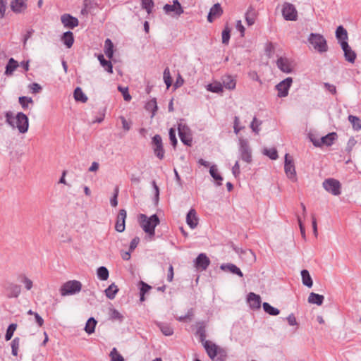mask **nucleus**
Wrapping results in <instances>:
<instances>
[{
    "instance_id": "f257e3e1",
    "label": "nucleus",
    "mask_w": 361,
    "mask_h": 361,
    "mask_svg": "<svg viewBox=\"0 0 361 361\" xmlns=\"http://www.w3.org/2000/svg\"><path fill=\"white\" fill-rule=\"evenodd\" d=\"M6 121L13 128H17L20 133H25L28 130L29 123L27 116L23 113H18L13 117L11 112L6 114Z\"/></svg>"
},
{
    "instance_id": "f03ea898",
    "label": "nucleus",
    "mask_w": 361,
    "mask_h": 361,
    "mask_svg": "<svg viewBox=\"0 0 361 361\" xmlns=\"http://www.w3.org/2000/svg\"><path fill=\"white\" fill-rule=\"evenodd\" d=\"M140 224L144 231L147 233L150 238H152L155 233V227L159 224V219L156 214L147 217L145 214H140L139 216Z\"/></svg>"
},
{
    "instance_id": "7ed1b4c3",
    "label": "nucleus",
    "mask_w": 361,
    "mask_h": 361,
    "mask_svg": "<svg viewBox=\"0 0 361 361\" xmlns=\"http://www.w3.org/2000/svg\"><path fill=\"white\" fill-rule=\"evenodd\" d=\"M201 342L204 346L208 356L214 360L215 357L218 356V360L224 361L226 357L224 350L216 345L215 343L210 341L204 340L202 336Z\"/></svg>"
},
{
    "instance_id": "20e7f679",
    "label": "nucleus",
    "mask_w": 361,
    "mask_h": 361,
    "mask_svg": "<svg viewBox=\"0 0 361 361\" xmlns=\"http://www.w3.org/2000/svg\"><path fill=\"white\" fill-rule=\"evenodd\" d=\"M307 41L312 48L319 54L326 53L328 51L327 42L321 34L311 33Z\"/></svg>"
},
{
    "instance_id": "39448f33",
    "label": "nucleus",
    "mask_w": 361,
    "mask_h": 361,
    "mask_svg": "<svg viewBox=\"0 0 361 361\" xmlns=\"http://www.w3.org/2000/svg\"><path fill=\"white\" fill-rule=\"evenodd\" d=\"M284 172L286 177L293 183L298 181V176L295 169V160L293 156L286 154L284 160Z\"/></svg>"
},
{
    "instance_id": "423d86ee",
    "label": "nucleus",
    "mask_w": 361,
    "mask_h": 361,
    "mask_svg": "<svg viewBox=\"0 0 361 361\" xmlns=\"http://www.w3.org/2000/svg\"><path fill=\"white\" fill-rule=\"evenodd\" d=\"M82 284L76 280L68 281L63 283L61 288L60 293L62 296L73 295L81 290Z\"/></svg>"
},
{
    "instance_id": "0eeeda50",
    "label": "nucleus",
    "mask_w": 361,
    "mask_h": 361,
    "mask_svg": "<svg viewBox=\"0 0 361 361\" xmlns=\"http://www.w3.org/2000/svg\"><path fill=\"white\" fill-rule=\"evenodd\" d=\"M281 13L286 20L295 21L298 20V13L295 6L288 2H284L281 6Z\"/></svg>"
},
{
    "instance_id": "6e6552de",
    "label": "nucleus",
    "mask_w": 361,
    "mask_h": 361,
    "mask_svg": "<svg viewBox=\"0 0 361 361\" xmlns=\"http://www.w3.org/2000/svg\"><path fill=\"white\" fill-rule=\"evenodd\" d=\"M322 185L324 188L329 193L334 195H339L341 194V185L340 182L334 178L326 179Z\"/></svg>"
},
{
    "instance_id": "1a4fd4ad",
    "label": "nucleus",
    "mask_w": 361,
    "mask_h": 361,
    "mask_svg": "<svg viewBox=\"0 0 361 361\" xmlns=\"http://www.w3.org/2000/svg\"><path fill=\"white\" fill-rule=\"evenodd\" d=\"M163 9L166 13L173 14L177 16H180L184 12L183 7L178 0H174L172 5L166 4Z\"/></svg>"
},
{
    "instance_id": "9d476101",
    "label": "nucleus",
    "mask_w": 361,
    "mask_h": 361,
    "mask_svg": "<svg viewBox=\"0 0 361 361\" xmlns=\"http://www.w3.org/2000/svg\"><path fill=\"white\" fill-rule=\"evenodd\" d=\"M292 82V78L288 77L276 86V88L278 90V96L279 97H284L288 95V90L290 87Z\"/></svg>"
},
{
    "instance_id": "9b49d317",
    "label": "nucleus",
    "mask_w": 361,
    "mask_h": 361,
    "mask_svg": "<svg viewBox=\"0 0 361 361\" xmlns=\"http://www.w3.org/2000/svg\"><path fill=\"white\" fill-rule=\"evenodd\" d=\"M341 46L344 52L345 59L349 63H354L357 58L355 51L349 46L348 42H341Z\"/></svg>"
},
{
    "instance_id": "f8f14e48",
    "label": "nucleus",
    "mask_w": 361,
    "mask_h": 361,
    "mask_svg": "<svg viewBox=\"0 0 361 361\" xmlns=\"http://www.w3.org/2000/svg\"><path fill=\"white\" fill-rule=\"evenodd\" d=\"M178 133L180 140L186 145L192 144V134L190 130L185 126H178Z\"/></svg>"
},
{
    "instance_id": "ddd939ff",
    "label": "nucleus",
    "mask_w": 361,
    "mask_h": 361,
    "mask_svg": "<svg viewBox=\"0 0 361 361\" xmlns=\"http://www.w3.org/2000/svg\"><path fill=\"white\" fill-rule=\"evenodd\" d=\"M152 142L154 144V152L156 156L162 159L164 157V150L162 145V140L160 135H156L152 138Z\"/></svg>"
},
{
    "instance_id": "4468645a",
    "label": "nucleus",
    "mask_w": 361,
    "mask_h": 361,
    "mask_svg": "<svg viewBox=\"0 0 361 361\" xmlns=\"http://www.w3.org/2000/svg\"><path fill=\"white\" fill-rule=\"evenodd\" d=\"M240 152L241 159L247 163H250L252 160V155L247 142L241 139L240 140Z\"/></svg>"
},
{
    "instance_id": "2eb2a0df",
    "label": "nucleus",
    "mask_w": 361,
    "mask_h": 361,
    "mask_svg": "<svg viewBox=\"0 0 361 361\" xmlns=\"http://www.w3.org/2000/svg\"><path fill=\"white\" fill-rule=\"evenodd\" d=\"M27 0H12L11 1V9L15 13H23L27 9Z\"/></svg>"
},
{
    "instance_id": "dca6fc26",
    "label": "nucleus",
    "mask_w": 361,
    "mask_h": 361,
    "mask_svg": "<svg viewBox=\"0 0 361 361\" xmlns=\"http://www.w3.org/2000/svg\"><path fill=\"white\" fill-rule=\"evenodd\" d=\"M210 260L204 253L200 254L195 261V267L198 270H205L209 265Z\"/></svg>"
},
{
    "instance_id": "f3484780",
    "label": "nucleus",
    "mask_w": 361,
    "mask_h": 361,
    "mask_svg": "<svg viewBox=\"0 0 361 361\" xmlns=\"http://www.w3.org/2000/svg\"><path fill=\"white\" fill-rule=\"evenodd\" d=\"M336 138V133H331L324 137H322L320 140H312L313 144L316 147H321L322 145L331 146Z\"/></svg>"
},
{
    "instance_id": "a211bd4d",
    "label": "nucleus",
    "mask_w": 361,
    "mask_h": 361,
    "mask_svg": "<svg viewBox=\"0 0 361 361\" xmlns=\"http://www.w3.org/2000/svg\"><path fill=\"white\" fill-rule=\"evenodd\" d=\"M127 216V213L125 209H121L117 216L115 229L118 232H123L125 230V221Z\"/></svg>"
},
{
    "instance_id": "6ab92c4d",
    "label": "nucleus",
    "mask_w": 361,
    "mask_h": 361,
    "mask_svg": "<svg viewBox=\"0 0 361 361\" xmlns=\"http://www.w3.org/2000/svg\"><path fill=\"white\" fill-rule=\"evenodd\" d=\"M276 63L279 68L286 73H290L293 68L292 62L287 58L280 57L278 59Z\"/></svg>"
},
{
    "instance_id": "aec40b11",
    "label": "nucleus",
    "mask_w": 361,
    "mask_h": 361,
    "mask_svg": "<svg viewBox=\"0 0 361 361\" xmlns=\"http://www.w3.org/2000/svg\"><path fill=\"white\" fill-rule=\"evenodd\" d=\"M61 20L66 27L74 28L78 25V20L70 14L62 15Z\"/></svg>"
},
{
    "instance_id": "412c9836",
    "label": "nucleus",
    "mask_w": 361,
    "mask_h": 361,
    "mask_svg": "<svg viewBox=\"0 0 361 361\" xmlns=\"http://www.w3.org/2000/svg\"><path fill=\"white\" fill-rule=\"evenodd\" d=\"M223 13L222 8L219 4H214L210 9L207 20L212 23L215 18H219Z\"/></svg>"
},
{
    "instance_id": "4be33fe9",
    "label": "nucleus",
    "mask_w": 361,
    "mask_h": 361,
    "mask_svg": "<svg viewBox=\"0 0 361 361\" xmlns=\"http://www.w3.org/2000/svg\"><path fill=\"white\" fill-rule=\"evenodd\" d=\"M186 222L192 229L197 226L198 218L195 209H190L189 211L186 216Z\"/></svg>"
},
{
    "instance_id": "5701e85b",
    "label": "nucleus",
    "mask_w": 361,
    "mask_h": 361,
    "mask_svg": "<svg viewBox=\"0 0 361 361\" xmlns=\"http://www.w3.org/2000/svg\"><path fill=\"white\" fill-rule=\"evenodd\" d=\"M247 301L252 309H258L261 305V298L259 295L250 293L247 297Z\"/></svg>"
},
{
    "instance_id": "b1692460",
    "label": "nucleus",
    "mask_w": 361,
    "mask_h": 361,
    "mask_svg": "<svg viewBox=\"0 0 361 361\" xmlns=\"http://www.w3.org/2000/svg\"><path fill=\"white\" fill-rule=\"evenodd\" d=\"M221 269L225 271H230L240 277L243 276L240 269L233 264H226L221 266Z\"/></svg>"
},
{
    "instance_id": "393cba45",
    "label": "nucleus",
    "mask_w": 361,
    "mask_h": 361,
    "mask_svg": "<svg viewBox=\"0 0 361 361\" xmlns=\"http://www.w3.org/2000/svg\"><path fill=\"white\" fill-rule=\"evenodd\" d=\"M18 67V63L14 59L11 58L6 66L5 74L11 75L13 71Z\"/></svg>"
},
{
    "instance_id": "a878e982",
    "label": "nucleus",
    "mask_w": 361,
    "mask_h": 361,
    "mask_svg": "<svg viewBox=\"0 0 361 361\" xmlns=\"http://www.w3.org/2000/svg\"><path fill=\"white\" fill-rule=\"evenodd\" d=\"M336 37L340 43L347 42L348 37L347 30L342 25L338 26L336 31Z\"/></svg>"
},
{
    "instance_id": "bb28decb",
    "label": "nucleus",
    "mask_w": 361,
    "mask_h": 361,
    "mask_svg": "<svg viewBox=\"0 0 361 361\" xmlns=\"http://www.w3.org/2000/svg\"><path fill=\"white\" fill-rule=\"evenodd\" d=\"M223 85L228 90H234L236 86V80L231 75H226L223 78Z\"/></svg>"
},
{
    "instance_id": "cd10ccee",
    "label": "nucleus",
    "mask_w": 361,
    "mask_h": 361,
    "mask_svg": "<svg viewBox=\"0 0 361 361\" xmlns=\"http://www.w3.org/2000/svg\"><path fill=\"white\" fill-rule=\"evenodd\" d=\"M324 297L322 295L311 293L308 297V302L311 304L321 305L323 303Z\"/></svg>"
},
{
    "instance_id": "c85d7f7f",
    "label": "nucleus",
    "mask_w": 361,
    "mask_h": 361,
    "mask_svg": "<svg viewBox=\"0 0 361 361\" xmlns=\"http://www.w3.org/2000/svg\"><path fill=\"white\" fill-rule=\"evenodd\" d=\"M62 41L64 44L68 47L71 48L74 42V37L73 32L68 31L66 32L62 37Z\"/></svg>"
},
{
    "instance_id": "c756f323",
    "label": "nucleus",
    "mask_w": 361,
    "mask_h": 361,
    "mask_svg": "<svg viewBox=\"0 0 361 361\" xmlns=\"http://www.w3.org/2000/svg\"><path fill=\"white\" fill-rule=\"evenodd\" d=\"M301 276H302V283L309 287L311 288L313 285L312 279L311 278V276L309 273V271L306 269H304L301 271Z\"/></svg>"
},
{
    "instance_id": "7c9ffc66",
    "label": "nucleus",
    "mask_w": 361,
    "mask_h": 361,
    "mask_svg": "<svg viewBox=\"0 0 361 361\" xmlns=\"http://www.w3.org/2000/svg\"><path fill=\"white\" fill-rule=\"evenodd\" d=\"M118 292V288L117 286L112 283L105 290V295L109 299L113 300Z\"/></svg>"
},
{
    "instance_id": "2f4dec72",
    "label": "nucleus",
    "mask_w": 361,
    "mask_h": 361,
    "mask_svg": "<svg viewBox=\"0 0 361 361\" xmlns=\"http://www.w3.org/2000/svg\"><path fill=\"white\" fill-rule=\"evenodd\" d=\"M209 173L212 177L217 182V185H221L223 178L218 172V169L215 165L210 167Z\"/></svg>"
},
{
    "instance_id": "473e14b6",
    "label": "nucleus",
    "mask_w": 361,
    "mask_h": 361,
    "mask_svg": "<svg viewBox=\"0 0 361 361\" xmlns=\"http://www.w3.org/2000/svg\"><path fill=\"white\" fill-rule=\"evenodd\" d=\"M104 47L105 54L108 58L111 59L114 54V44L111 39H106L105 40Z\"/></svg>"
},
{
    "instance_id": "72a5a7b5",
    "label": "nucleus",
    "mask_w": 361,
    "mask_h": 361,
    "mask_svg": "<svg viewBox=\"0 0 361 361\" xmlns=\"http://www.w3.org/2000/svg\"><path fill=\"white\" fill-rule=\"evenodd\" d=\"M74 99L78 102L85 103L87 101V96L84 94L80 87L75 88L74 91Z\"/></svg>"
},
{
    "instance_id": "f704fd0d",
    "label": "nucleus",
    "mask_w": 361,
    "mask_h": 361,
    "mask_svg": "<svg viewBox=\"0 0 361 361\" xmlns=\"http://www.w3.org/2000/svg\"><path fill=\"white\" fill-rule=\"evenodd\" d=\"M98 60L107 72L109 73H113V68L111 61H106L102 54L98 56Z\"/></svg>"
},
{
    "instance_id": "c9c22d12",
    "label": "nucleus",
    "mask_w": 361,
    "mask_h": 361,
    "mask_svg": "<svg viewBox=\"0 0 361 361\" xmlns=\"http://www.w3.org/2000/svg\"><path fill=\"white\" fill-rule=\"evenodd\" d=\"M207 90L212 92L220 93L223 92V86L221 82H215L212 84H209L207 87Z\"/></svg>"
},
{
    "instance_id": "e433bc0d",
    "label": "nucleus",
    "mask_w": 361,
    "mask_h": 361,
    "mask_svg": "<svg viewBox=\"0 0 361 361\" xmlns=\"http://www.w3.org/2000/svg\"><path fill=\"white\" fill-rule=\"evenodd\" d=\"M348 121L351 123L355 130H361V120L360 118L355 116L350 115L348 116Z\"/></svg>"
},
{
    "instance_id": "4c0bfd02",
    "label": "nucleus",
    "mask_w": 361,
    "mask_h": 361,
    "mask_svg": "<svg viewBox=\"0 0 361 361\" xmlns=\"http://www.w3.org/2000/svg\"><path fill=\"white\" fill-rule=\"evenodd\" d=\"M96 324L97 321L92 317L90 318L86 323L85 331L89 334H92L94 331Z\"/></svg>"
},
{
    "instance_id": "58836bf2",
    "label": "nucleus",
    "mask_w": 361,
    "mask_h": 361,
    "mask_svg": "<svg viewBox=\"0 0 361 361\" xmlns=\"http://www.w3.org/2000/svg\"><path fill=\"white\" fill-rule=\"evenodd\" d=\"M262 305L264 312L270 315L276 316L280 312L277 308L272 307L268 302H264Z\"/></svg>"
},
{
    "instance_id": "ea45409f",
    "label": "nucleus",
    "mask_w": 361,
    "mask_h": 361,
    "mask_svg": "<svg viewBox=\"0 0 361 361\" xmlns=\"http://www.w3.org/2000/svg\"><path fill=\"white\" fill-rule=\"evenodd\" d=\"M142 8L147 12L148 14L152 13L154 7L153 0H142L141 1Z\"/></svg>"
},
{
    "instance_id": "a19ab883",
    "label": "nucleus",
    "mask_w": 361,
    "mask_h": 361,
    "mask_svg": "<svg viewBox=\"0 0 361 361\" xmlns=\"http://www.w3.org/2000/svg\"><path fill=\"white\" fill-rule=\"evenodd\" d=\"M109 356L111 361H125L123 357L118 352L116 348L111 350Z\"/></svg>"
},
{
    "instance_id": "79ce46f5",
    "label": "nucleus",
    "mask_w": 361,
    "mask_h": 361,
    "mask_svg": "<svg viewBox=\"0 0 361 361\" xmlns=\"http://www.w3.org/2000/svg\"><path fill=\"white\" fill-rule=\"evenodd\" d=\"M98 278L102 281H106L109 278V271L104 267H100L97 269Z\"/></svg>"
},
{
    "instance_id": "37998d69",
    "label": "nucleus",
    "mask_w": 361,
    "mask_h": 361,
    "mask_svg": "<svg viewBox=\"0 0 361 361\" xmlns=\"http://www.w3.org/2000/svg\"><path fill=\"white\" fill-rule=\"evenodd\" d=\"M17 324H11L8 326L7 330H6V335H5V339L6 341H9L11 339V338L13 337V334L15 332V331L17 329Z\"/></svg>"
},
{
    "instance_id": "c03bdc74",
    "label": "nucleus",
    "mask_w": 361,
    "mask_h": 361,
    "mask_svg": "<svg viewBox=\"0 0 361 361\" xmlns=\"http://www.w3.org/2000/svg\"><path fill=\"white\" fill-rule=\"evenodd\" d=\"M140 301L145 300V294L151 289V286L143 281L140 282Z\"/></svg>"
},
{
    "instance_id": "a18cd8bd",
    "label": "nucleus",
    "mask_w": 361,
    "mask_h": 361,
    "mask_svg": "<svg viewBox=\"0 0 361 361\" xmlns=\"http://www.w3.org/2000/svg\"><path fill=\"white\" fill-rule=\"evenodd\" d=\"M11 350H12V354L14 356H17L19 346H20V338L18 337L15 338L11 341Z\"/></svg>"
},
{
    "instance_id": "49530a36",
    "label": "nucleus",
    "mask_w": 361,
    "mask_h": 361,
    "mask_svg": "<svg viewBox=\"0 0 361 361\" xmlns=\"http://www.w3.org/2000/svg\"><path fill=\"white\" fill-rule=\"evenodd\" d=\"M264 154L273 160L276 159L278 157V153L275 148L264 149Z\"/></svg>"
},
{
    "instance_id": "de8ad7c7",
    "label": "nucleus",
    "mask_w": 361,
    "mask_h": 361,
    "mask_svg": "<svg viewBox=\"0 0 361 361\" xmlns=\"http://www.w3.org/2000/svg\"><path fill=\"white\" fill-rule=\"evenodd\" d=\"M118 90H119V92H121V94H122L125 101L129 102V101L131 100L132 97H131L130 94L128 92V87L118 86Z\"/></svg>"
},
{
    "instance_id": "09e8293b",
    "label": "nucleus",
    "mask_w": 361,
    "mask_h": 361,
    "mask_svg": "<svg viewBox=\"0 0 361 361\" xmlns=\"http://www.w3.org/2000/svg\"><path fill=\"white\" fill-rule=\"evenodd\" d=\"M164 80L166 85V87L169 88V87L171 85L172 80L169 68H165L164 71Z\"/></svg>"
},
{
    "instance_id": "8fccbe9b",
    "label": "nucleus",
    "mask_w": 361,
    "mask_h": 361,
    "mask_svg": "<svg viewBox=\"0 0 361 361\" xmlns=\"http://www.w3.org/2000/svg\"><path fill=\"white\" fill-rule=\"evenodd\" d=\"M160 330L165 336H171L173 334V329L166 324H160L159 325Z\"/></svg>"
},
{
    "instance_id": "3c124183",
    "label": "nucleus",
    "mask_w": 361,
    "mask_h": 361,
    "mask_svg": "<svg viewBox=\"0 0 361 361\" xmlns=\"http://www.w3.org/2000/svg\"><path fill=\"white\" fill-rule=\"evenodd\" d=\"M109 317L113 320L121 321L123 319V316L121 315V314L115 309L109 310Z\"/></svg>"
},
{
    "instance_id": "603ef678",
    "label": "nucleus",
    "mask_w": 361,
    "mask_h": 361,
    "mask_svg": "<svg viewBox=\"0 0 361 361\" xmlns=\"http://www.w3.org/2000/svg\"><path fill=\"white\" fill-rule=\"evenodd\" d=\"M146 109L152 112L154 115L155 111L157 109V102L155 99H152L148 102L146 104Z\"/></svg>"
},
{
    "instance_id": "864d4df0",
    "label": "nucleus",
    "mask_w": 361,
    "mask_h": 361,
    "mask_svg": "<svg viewBox=\"0 0 361 361\" xmlns=\"http://www.w3.org/2000/svg\"><path fill=\"white\" fill-rule=\"evenodd\" d=\"M245 20L248 25H252L255 23V16L253 12L247 11L245 14Z\"/></svg>"
},
{
    "instance_id": "5fc2aeb1",
    "label": "nucleus",
    "mask_w": 361,
    "mask_h": 361,
    "mask_svg": "<svg viewBox=\"0 0 361 361\" xmlns=\"http://www.w3.org/2000/svg\"><path fill=\"white\" fill-rule=\"evenodd\" d=\"M33 102L32 98L26 97H19V103L21 104L23 109L27 108L28 104H32Z\"/></svg>"
},
{
    "instance_id": "6e6d98bb",
    "label": "nucleus",
    "mask_w": 361,
    "mask_h": 361,
    "mask_svg": "<svg viewBox=\"0 0 361 361\" xmlns=\"http://www.w3.org/2000/svg\"><path fill=\"white\" fill-rule=\"evenodd\" d=\"M230 39V29L228 27H225V29L222 32V42L224 44H228Z\"/></svg>"
},
{
    "instance_id": "4d7b16f0",
    "label": "nucleus",
    "mask_w": 361,
    "mask_h": 361,
    "mask_svg": "<svg viewBox=\"0 0 361 361\" xmlns=\"http://www.w3.org/2000/svg\"><path fill=\"white\" fill-rule=\"evenodd\" d=\"M11 292L9 295L10 297L17 298L20 293V288L19 286H17V285L12 286L11 287Z\"/></svg>"
},
{
    "instance_id": "13d9d810",
    "label": "nucleus",
    "mask_w": 361,
    "mask_h": 361,
    "mask_svg": "<svg viewBox=\"0 0 361 361\" xmlns=\"http://www.w3.org/2000/svg\"><path fill=\"white\" fill-rule=\"evenodd\" d=\"M260 125H261V122L259 121L256 118H254L253 121L250 125V127L254 132L257 133L259 131V126Z\"/></svg>"
},
{
    "instance_id": "bf43d9fd",
    "label": "nucleus",
    "mask_w": 361,
    "mask_h": 361,
    "mask_svg": "<svg viewBox=\"0 0 361 361\" xmlns=\"http://www.w3.org/2000/svg\"><path fill=\"white\" fill-rule=\"evenodd\" d=\"M169 138L172 145L175 147L177 145V139L176 137V132L173 128L169 130Z\"/></svg>"
},
{
    "instance_id": "052dcab7",
    "label": "nucleus",
    "mask_w": 361,
    "mask_h": 361,
    "mask_svg": "<svg viewBox=\"0 0 361 361\" xmlns=\"http://www.w3.org/2000/svg\"><path fill=\"white\" fill-rule=\"evenodd\" d=\"M7 2L5 0H0V18H3L6 11Z\"/></svg>"
},
{
    "instance_id": "680f3d73",
    "label": "nucleus",
    "mask_w": 361,
    "mask_h": 361,
    "mask_svg": "<svg viewBox=\"0 0 361 361\" xmlns=\"http://www.w3.org/2000/svg\"><path fill=\"white\" fill-rule=\"evenodd\" d=\"M120 119L122 123V127L126 131H128L131 127V122L128 121L123 116H121Z\"/></svg>"
},
{
    "instance_id": "e2e57ef3",
    "label": "nucleus",
    "mask_w": 361,
    "mask_h": 361,
    "mask_svg": "<svg viewBox=\"0 0 361 361\" xmlns=\"http://www.w3.org/2000/svg\"><path fill=\"white\" fill-rule=\"evenodd\" d=\"M239 124H240L239 118L235 116L234 118V126H233L234 132L235 134H238L239 131L242 129V127H240L239 126Z\"/></svg>"
},
{
    "instance_id": "0e129e2a",
    "label": "nucleus",
    "mask_w": 361,
    "mask_h": 361,
    "mask_svg": "<svg viewBox=\"0 0 361 361\" xmlns=\"http://www.w3.org/2000/svg\"><path fill=\"white\" fill-rule=\"evenodd\" d=\"M118 188H115V193H114V197L111 198V201H110V203H111V205L112 207H116L117 204H118V200H117V197H118Z\"/></svg>"
},
{
    "instance_id": "69168bd1",
    "label": "nucleus",
    "mask_w": 361,
    "mask_h": 361,
    "mask_svg": "<svg viewBox=\"0 0 361 361\" xmlns=\"http://www.w3.org/2000/svg\"><path fill=\"white\" fill-rule=\"evenodd\" d=\"M23 283L27 290H30L32 288L33 283L30 279L25 277L23 280Z\"/></svg>"
},
{
    "instance_id": "338daca9",
    "label": "nucleus",
    "mask_w": 361,
    "mask_h": 361,
    "mask_svg": "<svg viewBox=\"0 0 361 361\" xmlns=\"http://www.w3.org/2000/svg\"><path fill=\"white\" fill-rule=\"evenodd\" d=\"M173 275H174L173 267L172 264H170L169 267V270H168V274H167V281L169 282H171L173 281Z\"/></svg>"
},
{
    "instance_id": "774afa93",
    "label": "nucleus",
    "mask_w": 361,
    "mask_h": 361,
    "mask_svg": "<svg viewBox=\"0 0 361 361\" xmlns=\"http://www.w3.org/2000/svg\"><path fill=\"white\" fill-rule=\"evenodd\" d=\"M140 239L137 237L134 238L130 244V250L133 251L138 245Z\"/></svg>"
}]
</instances>
